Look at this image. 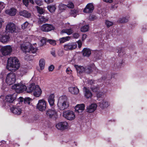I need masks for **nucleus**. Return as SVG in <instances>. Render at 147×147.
<instances>
[{"label":"nucleus","instance_id":"nucleus-1","mask_svg":"<svg viewBox=\"0 0 147 147\" xmlns=\"http://www.w3.org/2000/svg\"><path fill=\"white\" fill-rule=\"evenodd\" d=\"M20 66L19 60L16 57L9 58L7 61V69L12 72L15 71Z\"/></svg>","mask_w":147,"mask_h":147},{"label":"nucleus","instance_id":"nucleus-2","mask_svg":"<svg viewBox=\"0 0 147 147\" xmlns=\"http://www.w3.org/2000/svg\"><path fill=\"white\" fill-rule=\"evenodd\" d=\"M21 49L25 53H35L37 49L33 47L32 45H30L29 48L28 46L26 45L25 44H22L20 45Z\"/></svg>","mask_w":147,"mask_h":147},{"label":"nucleus","instance_id":"nucleus-3","mask_svg":"<svg viewBox=\"0 0 147 147\" xmlns=\"http://www.w3.org/2000/svg\"><path fill=\"white\" fill-rule=\"evenodd\" d=\"M12 89L14 90L18 93H20L25 91L26 86L21 84H15L12 87Z\"/></svg>","mask_w":147,"mask_h":147},{"label":"nucleus","instance_id":"nucleus-4","mask_svg":"<svg viewBox=\"0 0 147 147\" xmlns=\"http://www.w3.org/2000/svg\"><path fill=\"white\" fill-rule=\"evenodd\" d=\"M16 80V75L15 73L10 72L7 75L5 82L7 84L9 85L13 84L15 83Z\"/></svg>","mask_w":147,"mask_h":147},{"label":"nucleus","instance_id":"nucleus-5","mask_svg":"<svg viewBox=\"0 0 147 147\" xmlns=\"http://www.w3.org/2000/svg\"><path fill=\"white\" fill-rule=\"evenodd\" d=\"M47 102L43 99L40 100L36 105V109L40 111H45L46 108Z\"/></svg>","mask_w":147,"mask_h":147},{"label":"nucleus","instance_id":"nucleus-6","mask_svg":"<svg viewBox=\"0 0 147 147\" xmlns=\"http://www.w3.org/2000/svg\"><path fill=\"white\" fill-rule=\"evenodd\" d=\"M0 51L4 56L9 55L12 51V48L10 45H7L2 47L0 49Z\"/></svg>","mask_w":147,"mask_h":147},{"label":"nucleus","instance_id":"nucleus-7","mask_svg":"<svg viewBox=\"0 0 147 147\" xmlns=\"http://www.w3.org/2000/svg\"><path fill=\"white\" fill-rule=\"evenodd\" d=\"M63 116L66 119L69 120H74L75 117L74 113L71 111H64Z\"/></svg>","mask_w":147,"mask_h":147},{"label":"nucleus","instance_id":"nucleus-8","mask_svg":"<svg viewBox=\"0 0 147 147\" xmlns=\"http://www.w3.org/2000/svg\"><path fill=\"white\" fill-rule=\"evenodd\" d=\"M55 27L52 24H45L41 26V29L42 31L45 32H48L54 30Z\"/></svg>","mask_w":147,"mask_h":147},{"label":"nucleus","instance_id":"nucleus-9","mask_svg":"<svg viewBox=\"0 0 147 147\" xmlns=\"http://www.w3.org/2000/svg\"><path fill=\"white\" fill-rule=\"evenodd\" d=\"M77 46V44L75 42H71L65 44L64 48L65 51H70L76 49Z\"/></svg>","mask_w":147,"mask_h":147},{"label":"nucleus","instance_id":"nucleus-10","mask_svg":"<svg viewBox=\"0 0 147 147\" xmlns=\"http://www.w3.org/2000/svg\"><path fill=\"white\" fill-rule=\"evenodd\" d=\"M68 124L66 122H60L56 125V127L59 130L63 131L68 128Z\"/></svg>","mask_w":147,"mask_h":147},{"label":"nucleus","instance_id":"nucleus-11","mask_svg":"<svg viewBox=\"0 0 147 147\" xmlns=\"http://www.w3.org/2000/svg\"><path fill=\"white\" fill-rule=\"evenodd\" d=\"M75 67L77 71L78 75L79 76H82L85 73L84 67L83 66L75 65Z\"/></svg>","mask_w":147,"mask_h":147},{"label":"nucleus","instance_id":"nucleus-12","mask_svg":"<svg viewBox=\"0 0 147 147\" xmlns=\"http://www.w3.org/2000/svg\"><path fill=\"white\" fill-rule=\"evenodd\" d=\"M16 96L17 94L16 93L7 96L5 98L6 103L7 102L13 103L16 99Z\"/></svg>","mask_w":147,"mask_h":147},{"label":"nucleus","instance_id":"nucleus-13","mask_svg":"<svg viewBox=\"0 0 147 147\" xmlns=\"http://www.w3.org/2000/svg\"><path fill=\"white\" fill-rule=\"evenodd\" d=\"M94 9V6L92 3H88L83 10L84 13H92Z\"/></svg>","mask_w":147,"mask_h":147},{"label":"nucleus","instance_id":"nucleus-14","mask_svg":"<svg viewBox=\"0 0 147 147\" xmlns=\"http://www.w3.org/2000/svg\"><path fill=\"white\" fill-rule=\"evenodd\" d=\"M46 114L50 118L55 117L57 116V113L55 109H49L47 111Z\"/></svg>","mask_w":147,"mask_h":147},{"label":"nucleus","instance_id":"nucleus-15","mask_svg":"<svg viewBox=\"0 0 147 147\" xmlns=\"http://www.w3.org/2000/svg\"><path fill=\"white\" fill-rule=\"evenodd\" d=\"M16 29L15 25L11 23H10L7 25L5 29L7 31L12 33L14 32Z\"/></svg>","mask_w":147,"mask_h":147},{"label":"nucleus","instance_id":"nucleus-16","mask_svg":"<svg viewBox=\"0 0 147 147\" xmlns=\"http://www.w3.org/2000/svg\"><path fill=\"white\" fill-rule=\"evenodd\" d=\"M10 36L9 34H4L0 35V41L3 43H6L9 41L10 39Z\"/></svg>","mask_w":147,"mask_h":147},{"label":"nucleus","instance_id":"nucleus-17","mask_svg":"<svg viewBox=\"0 0 147 147\" xmlns=\"http://www.w3.org/2000/svg\"><path fill=\"white\" fill-rule=\"evenodd\" d=\"M12 113L17 115H19L22 113L21 108L18 106H13L10 109Z\"/></svg>","mask_w":147,"mask_h":147},{"label":"nucleus","instance_id":"nucleus-18","mask_svg":"<svg viewBox=\"0 0 147 147\" xmlns=\"http://www.w3.org/2000/svg\"><path fill=\"white\" fill-rule=\"evenodd\" d=\"M57 105L59 109L61 110H63L68 107L69 104L66 100H64L62 103H58Z\"/></svg>","mask_w":147,"mask_h":147},{"label":"nucleus","instance_id":"nucleus-19","mask_svg":"<svg viewBox=\"0 0 147 147\" xmlns=\"http://www.w3.org/2000/svg\"><path fill=\"white\" fill-rule=\"evenodd\" d=\"M55 96L54 94H51L48 97V100L49 104L51 107H53L55 106Z\"/></svg>","mask_w":147,"mask_h":147},{"label":"nucleus","instance_id":"nucleus-20","mask_svg":"<svg viewBox=\"0 0 147 147\" xmlns=\"http://www.w3.org/2000/svg\"><path fill=\"white\" fill-rule=\"evenodd\" d=\"M33 92L35 96L38 97L41 95L42 91L39 86L36 85L35 89V88Z\"/></svg>","mask_w":147,"mask_h":147},{"label":"nucleus","instance_id":"nucleus-21","mask_svg":"<svg viewBox=\"0 0 147 147\" xmlns=\"http://www.w3.org/2000/svg\"><path fill=\"white\" fill-rule=\"evenodd\" d=\"M84 96L86 98H91L92 96V94L91 92L86 87H84Z\"/></svg>","mask_w":147,"mask_h":147},{"label":"nucleus","instance_id":"nucleus-22","mask_svg":"<svg viewBox=\"0 0 147 147\" xmlns=\"http://www.w3.org/2000/svg\"><path fill=\"white\" fill-rule=\"evenodd\" d=\"M84 104H78L75 108V112L78 113H81L84 110Z\"/></svg>","mask_w":147,"mask_h":147},{"label":"nucleus","instance_id":"nucleus-23","mask_svg":"<svg viewBox=\"0 0 147 147\" xmlns=\"http://www.w3.org/2000/svg\"><path fill=\"white\" fill-rule=\"evenodd\" d=\"M83 55L84 57H89L91 54V51L90 49L87 48L83 49L82 51Z\"/></svg>","mask_w":147,"mask_h":147},{"label":"nucleus","instance_id":"nucleus-24","mask_svg":"<svg viewBox=\"0 0 147 147\" xmlns=\"http://www.w3.org/2000/svg\"><path fill=\"white\" fill-rule=\"evenodd\" d=\"M36 85L34 83H32L29 85L28 87H26L25 91L28 93H31L33 92L34 90L35 89Z\"/></svg>","mask_w":147,"mask_h":147},{"label":"nucleus","instance_id":"nucleus-25","mask_svg":"<svg viewBox=\"0 0 147 147\" xmlns=\"http://www.w3.org/2000/svg\"><path fill=\"white\" fill-rule=\"evenodd\" d=\"M98 104L99 106L102 109L107 107L109 105L108 102L104 99L98 102Z\"/></svg>","mask_w":147,"mask_h":147},{"label":"nucleus","instance_id":"nucleus-26","mask_svg":"<svg viewBox=\"0 0 147 147\" xmlns=\"http://www.w3.org/2000/svg\"><path fill=\"white\" fill-rule=\"evenodd\" d=\"M97 106V105L95 104H91L87 108V112L89 113L93 112L96 110Z\"/></svg>","mask_w":147,"mask_h":147},{"label":"nucleus","instance_id":"nucleus-27","mask_svg":"<svg viewBox=\"0 0 147 147\" xmlns=\"http://www.w3.org/2000/svg\"><path fill=\"white\" fill-rule=\"evenodd\" d=\"M102 55V51L101 50L96 51L94 52V57L96 60H98L101 59Z\"/></svg>","mask_w":147,"mask_h":147},{"label":"nucleus","instance_id":"nucleus-28","mask_svg":"<svg viewBox=\"0 0 147 147\" xmlns=\"http://www.w3.org/2000/svg\"><path fill=\"white\" fill-rule=\"evenodd\" d=\"M17 10L13 8H11L9 9L6 11V13L10 16H14L16 13Z\"/></svg>","mask_w":147,"mask_h":147},{"label":"nucleus","instance_id":"nucleus-29","mask_svg":"<svg viewBox=\"0 0 147 147\" xmlns=\"http://www.w3.org/2000/svg\"><path fill=\"white\" fill-rule=\"evenodd\" d=\"M19 14L20 16L27 18H30L31 16L30 13L25 10L20 11Z\"/></svg>","mask_w":147,"mask_h":147},{"label":"nucleus","instance_id":"nucleus-30","mask_svg":"<svg viewBox=\"0 0 147 147\" xmlns=\"http://www.w3.org/2000/svg\"><path fill=\"white\" fill-rule=\"evenodd\" d=\"M123 48H120L117 47L116 48V52L118 53V56L121 57L123 56L125 54V52L123 51Z\"/></svg>","mask_w":147,"mask_h":147},{"label":"nucleus","instance_id":"nucleus-31","mask_svg":"<svg viewBox=\"0 0 147 147\" xmlns=\"http://www.w3.org/2000/svg\"><path fill=\"white\" fill-rule=\"evenodd\" d=\"M69 91L71 94H77L79 92V89L76 87H69Z\"/></svg>","mask_w":147,"mask_h":147},{"label":"nucleus","instance_id":"nucleus-32","mask_svg":"<svg viewBox=\"0 0 147 147\" xmlns=\"http://www.w3.org/2000/svg\"><path fill=\"white\" fill-rule=\"evenodd\" d=\"M115 74H112L111 76L109 75L107 76V77L105 78V77H102V79L106 83H108L109 84H110V82L109 81L110 80V79H112L113 78H114L115 77L114 75H115Z\"/></svg>","mask_w":147,"mask_h":147},{"label":"nucleus","instance_id":"nucleus-33","mask_svg":"<svg viewBox=\"0 0 147 147\" xmlns=\"http://www.w3.org/2000/svg\"><path fill=\"white\" fill-rule=\"evenodd\" d=\"M123 61L121 60H117L116 62L114 64L113 68L116 69L117 68H118L119 67H121L122 66L123 63Z\"/></svg>","mask_w":147,"mask_h":147},{"label":"nucleus","instance_id":"nucleus-34","mask_svg":"<svg viewBox=\"0 0 147 147\" xmlns=\"http://www.w3.org/2000/svg\"><path fill=\"white\" fill-rule=\"evenodd\" d=\"M45 64V61L43 59H40L39 62V65L41 70L44 69Z\"/></svg>","mask_w":147,"mask_h":147},{"label":"nucleus","instance_id":"nucleus-35","mask_svg":"<svg viewBox=\"0 0 147 147\" xmlns=\"http://www.w3.org/2000/svg\"><path fill=\"white\" fill-rule=\"evenodd\" d=\"M70 39L69 36L63 37L59 39V41L60 43H63L69 40Z\"/></svg>","mask_w":147,"mask_h":147},{"label":"nucleus","instance_id":"nucleus-36","mask_svg":"<svg viewBox=\"0 0 147 147\" xmlns=\"http://www.w3.org/2000/svg\"><path fill=\"white\" fill-rule=\"evenodd\" d=\"M47 8L49 11L51 13L55 12L56 9L55 5L48 6L47 7Z\"/></svg>","mask_w":147,"mask_h":147},{"label":"nucleus","instance_id":"nucleus-37","mask_svg":"<svg viewBox=\"0 0 147 147\" xmlns=\"http://www.w3.org/2000/svg\"><path fill=\"white\" fill-rule=\"evenodd\" d=\"M89 29L88 25H86L82 26L80 28V31L82 32H85L88 31Z\"/></svg>","mask_w":147,"mask_h":147},{"label":"nucleus","instance_id":"nucleus-38","mask_svg":"<svg viewBox=\"0 0 147 147\" xmlns=\"http://www.w3.org/2000/svg\"><path fill=\"white\" fill-rule=\"evenodd\" d=\"M85 73L89 74L92 71V67L90 66L86 67H84Z\"/></svg>","mask_w":147,"mask_h":147},{"label":"nucleus","instance_id":"nucleus-39","mask_svg":"<svg viewBox=\"0 0 147 147\" xmlns=\"http://www.w3.org/2000/svg\"><path fill=\"white\" fill-rule=\"evenodd\" d=\"M90 88L91 90L94 92H97L99 89V88L98 85L90 86Z\"/></svg>","mask_w":147,"mask_h":147},{"label":"nucleus","instance_id":"nucleus-40","mask_svg":"<svg viewBox=\"0 0 147 147\" xmlns=\"http://www.w3.org/2000/svg\"><path fill=\"white\" fill-rule=\"evenodd\" d=\"M36 7L38 12L40 14H42L44 13V11L42 8L38 6H36Z\"/></svg>","mask_w":147,"mask_h":147},{"label":"nucleus","instance_id":"nucleus-41","mask_svg":"<svg viewBox=\"0 0 147 147\" xmlns=\"http://www.w3.org/2000/svg\"><path fill=\"white\" fill-rule=\"evenodd\" d=\"M66 5L63 4L62 3H61L59 4L58 6L59 9L60 10L62 11L64 10L66 8Z\"/></svg>","mask_w":147,"mask_h":147},{"label":"nucleus","instance_id":"nucleus-42","mask_svg":"<svg viewBox=\"0 0 147 147\" xmlns=\"http://www.w3.org/2000/svg\"><path fill=\"white\" fill-rule=\"evenodd\" d=\"M128 21V19L126 18V17H123L119 19V21L121 23H125L127 22Z\"/></svg>","mask_w":147,"mask_h":147},{"label":"nucleus","instance_id":"nucleus-43","mask_svg":"<svg viewBox=\"0 0 147 147\" xmlns=\"http://www.w3.org/2000/svg\"><path fill=\"white\" fill-rule=\"evenodd\" d=\"M78 12V11L77 10L74 9L71 10L70 12V13L72 16L74 17H75L76 16L77 13Z\"/></svg>","mask_w":147,"mask_h":147},{"label":"nucleus","instance_id":"nucleus-44","mask_svg":"<svg viewBox=\"0 0 147 147\" xmlns=\"http://www.w3.org/2000/svg\"><path fill=\"white\" fill-rule=\"evenodd\" d=\"M61 32L67 33L68 35H70L72 34V30L71 29L63 30Z\"/></svg>","mask_w":147,"mask_h":147},{"label":"nucleus","instance_id":"nucleus-45","mask_svg":"<svg viewBox=\"0 0 147 147\" xmlns=\"http://www.w3.org/2000/svg\"><path fill=\"white\" fill-rule=\"evenodd\" d=\"M48 20L47 19V18H46L44 16H42L40 18V21L42 22V23H45L47 21H48Z\"/></svg>","mask_w":147,"mask_h":147},{"label":"nucleus","instance_id":"nucleus-46","mask_svg":"<svg viewBox=\"0 0 147 147\" xmlns=\"http://www.w3.org/2000/svg\"><path fill=\"white\" fill-rule=\"evenodd\" d=\"M31 99L29 97L25 98L24 99V102L25 104H30V100Z\"/></svg>","mask_w":147,"mask_h":147},{"label":"nucleus","instance_id":"nucleus-47","mask_svg":"<svg viewBox=\"0 0 147 147\" xmlns=\"http://www.w3.org/2000/svg\"><path fill=\"white\" fill-rule=\"evenodd\" d=\"M105 24L107 27L109 28L113 25V23L109 21L106 20L105 22Z\"/></svg>","mask_w":147,"mask_h":147},{"label":"nucleus","instance_id":"nucleus-48","mask_svg":"<svg viewBox=\"0 0 147 147\" xmlns=\"http://www.w3.org/2000/svg\"><path fill=\"white\" fill-rule=\"evenodd\" d=\"M28 24L29 23L28 22H26L24 24H22V28L23 29L26 28L28 26Z\"/></svg>","mask_w":147,"mask_h":147},{"label":"nucleus","instance_id":"nucleus-49","mask_svg":"<svg viewBox=\"0 0 147 147\" xmlns=\"http://www.w3.org/2000/svg\"><path fill=\"white\" fill-rule=\"evenodd\" d=\"M5 7V5L4 3L2 2H0V12Z\"/></svg>","mask_w":147,"mask_h":147},{"label":"nucleus","instance_id":"nucleus-50","mask_svg":"<svg viewBox=\"0 0 147 147\" xmlns=\"http://www.w3.org/2000/svg\"><path fill=\"white\" fill-rule=\"evenodd\" d=\"M47 41L49 42V43L53 45H56V41L55 40H53L52 39H49Z\"/></svg>","mask_w":147,"mask_h":147},{"label":"nucleus","instance_id":"nucleus-51","mask_svg":"<svg viewBox=\"0 0 147 147\" xmlns=\"http://www.w3.org/2000/svg\"><path fill=\"white\" fill-rule=\"evenodd\" d=\"M67 7L70 8H73L74 7V5L72 2H69L67 5Z\"/></svg>","mask_w":147,"mask_h":147},{"label":"nucleus","instance_id":"nucleus-52","mask_svg":"<svg viewBox=\"0 0 147 147\" xmlns=\"http://www.w3.org/2000/svg\"><path fill=\"white\" fill-rule=\"evenodd\" d=\"M35 3L38 5L40 6L42 5V2L40 0H36L35 1Z\"/></svg>","mask_w":147,"mask_h":147},{"label":"nucleus","instance_id":"nucleus-53","mask_svg":"<svg viewBox=\"0 0 147 147\" xmlns=\"http://www.w3.org/2000/svg\"><path fill=\"white\" fill-rule=\"evenodd\" d=\"M95 82L94 80H89L88 81V84L90 86H93V85H94V84H95Z\"/></svg>","mask_w":147,"mask_h":147},{"label":"nucleus","instance_id":"nucleus-54","mask_svg":"<svg viewBox=\"0 0 147 147\" xmlns=\"http://www.w3.org/2000/svg\"><path fill=\"white\" fill-rule=\"evenodd\" d=\"M58 54L59 56H62L64 55V52L63 51L60 50L58 51Z\"/></svg>","mask_w":147,"mask_h":147},{"label":"nucleus","instance_id":"nucleus-55","mask_svg":"<svg viewBox=\"0 0 147 147\" xmlns=\"http://www.w3.org/2000/svg\"><path fill=\"white\" fill-rule=\"evenodd\" d=\"M54 68V66L53 65H51L49 67V70L50 71H52Z\"/></svg>","mask_w":147,"mask_h":147},{"label":"nucleus","instance_id":"nucleus-56","mask_svg":"<svg viewBox=\"0 0 147 147\" xmlns=\"http://www.w3.org/2000/svg\"><path fill=\"white\" fill-rule=\"evenodd\" d=\"M23 4L26 6H28V5L29 1L28 0H23Z\"/></svg>","mask_w":147,"mask_h":147},{"label":"nucleus","instance_id":"nucleus-57","mask_svg":"<svg viewBox=\"0 0 147 147\" xmlns=\"http://www.w3.org/2000/svg\"><path fill=\"white\" fill-rule=\"evenodd\" d=\"M79 36V34L78 33H75L73 34V36L75 38H78Z\"/></svg>","mask_w":147,"mask_h":147},{"label":"nucleus","instance_id":"nucleus-58","mask_svg":"<svg viewBox=\"0 0 147 147\" xmlns=\"http://www.w3.org/2000/svg\"><path fill=\"white\" fill-rule=\"evenodd\" d=\"M72 71L71 70L70 68H67L66 69V73L69 74H71Z\"/></svg>","mask_w":147,"mask_h":147},{"label":"nucleus","instance_id":"nucleus-59","mask_svg":"<svg viewBox=\"0 0 147 147\" xmlns=\"http://www.w3.org/2000/svg\"><path fill=\"white\" fill-rule=\"evenodd\" d=\"M87 35L85 34H83L82 35V40H84L86 38Z\"/></svg>","mask_w":147,"mask_h":147},{"label":"nucleus","instance_id":"nucleus-60","mask_svg":"<svg viewBox=\"0 0 147 147\" xmlns=\"http://www.w3.org/2000/svg\"><path fill=\"white\" fill-rule=\"evenodd\" d=\"M44 1L47 3H49L53 1V0H44Z\"/></svg>","mask_w":147,"mask_h":147},{"label":"nucleus","instance_id":"nucleus-61","mask_svg":"<svg viewBox=\"0 0 147 147\" xmlns=\"http://www.w3.org/2000/svg\"><path fill=\"white\" fill-rule=\"evenodd\" d=\"M113 0H103V1L106 3H111L113 2Z\"/></svg>","mask_w":147,"mask_h":147},{"label":"nucleus","instance_id":"nucleus-62","mask_svg":"<svg viewBox=\"0 0 147 147\" xmlns=\"http://www.w3.org/2000/svg\"><path fill=\"white\" fill-rule=\"evenodd\" d=\"M19 101L20 102H24V98L22 97H20L19 98Z\"/></svg>","mask_w":147,"mask_h":147},{"label":"nucleus","instance_id":"nucleus-63","mask_svg":"<svg viewBox=\"0 0 147 147\" xmlns=\"http://www.w3.org/2000/svg\"><path fill=\"white\" fill-rule=\"evenodd\" d=\"M51 54L54 57H56L55 53V51H53L51 52Z\"/></svg>","mask_w":147,"mask_h":147},{"label":"nucleus","instance_id":"nucleus-64","mask_svg":"<svg viewBox=\"0 0 147 147\" xmlns=\"http://www.w3.org/2000/svg\"><path fill=\"white\" fill-rule=\"evenodd\" d=\"M30 2V3H32V4H34V2L33 1V0H29Z\"/></svg>","mask_w":147,"mask_h":147}]
</instances>
